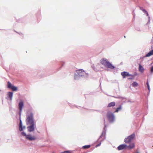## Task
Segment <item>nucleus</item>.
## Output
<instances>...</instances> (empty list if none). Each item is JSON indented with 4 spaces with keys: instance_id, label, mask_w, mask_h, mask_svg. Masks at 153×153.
<instances>
[{
    "instance_id": "15",
    "label": "nucleus",
    "mask_w": 153,
    "mask_h": 153,
    "mask_svg": "<svg viewBox=\"0 0 153 153\" xmlns=\"http://www.w3.org/2000/svg\"><path fill=\"white\" fill-rule=\"evenodd\" d=\"M153 55V49L150 51L146 55L147 57H149L150 56Z\"/></svg>"
},
{
    "instance_id": "7",
    "label": "nucleus",
    "mask_w": 153,
    "mask_h": 153,
    "mask_svg": "<svg viewBox=\"0 0 153 153\" xmlns=\"http://www.w3.org/2000/svg\"><path fill=\"white\" fill-rule=\"evenodd\" d=\"M24 106V103L22 101H21L19 102V108L20 111V114L22 111V108Z\"/></svg>"
},
{
    "instance_id": "1",
    "label": "nucleus",
    "mask_w": 153,
    "mask_h": 153,
    "mask_svg": "<svg viewBox=\"0 0 153 153\" xmlns=\"http://www.w3.org/2000/svg\"><path fill=\"white\" fill-rule=\"evenodd\" d=\"M26 122L27 125H31L27 127L28 131L30 132L33 131L35 124L33 120V114L32 112L28 111L27 113Z\"/></svg>"
},
{
    "instance_id": "9",
    "label": "nucleus",
    "mask_w": 153,
    "mask_h": 153,
    "mask_svg": "<svg viewBox=\"0 0 153 153\" xmlns=\"http://www.w3.org/2000/svg\"><path fill=\"white\" fill-rule=\"evenodd\" d=\"M127 147V146L125 144H122L120 145L117 147L118 150L123 149Z\"/></svg>"
},
{
    "instance_id": "14",
    "label": "nucleus",
    "mask_w": 153,
    "mask_h": 153,
    "mask_svg": "<svg viewBox=\"0 0 153 153\" xmlns=\"http://www.w3.org/2000/svg\"><path fill=\"white\" fill-rule=\"evenodd\" d=\"M13 93L12 92H9L8 93V95L10 98V100H11L13 97Z\"/></svg>"
},
{
    "instance_id": "26",
    "label": "nucleus",
    "mask_w": 153,
    "mask_h": 153,
    "mask_svg": "<svg viewBox=\"0 0 153 153\" xmlns=\"http://www.w3.org/2000/svg\"><path fill=\"white\" fill-rule=\"evenodd\" d=\"M145 13L146 15V16H149V14H148V13L147 11H146Z\"/></svg>"
},
{
    "instance_id": "24",
    "label": "nucleus",
    "mask_w": 153,
    "mask_h": 153,
    "mask_svg": "<svg viewBox=\"0 0 153 153\" xmlns=\"http://www.w3.org/2000/svg\"><path fill=\"white\" fill-rule=\"evenodd\" d=\"M103 135H104V136H105V134H104V133H102V134L101 135V136H100V138L102 137V136H103Z\"/></svg>"
},
{
    "instance_id": "22",
    "label": "nucleus",
    "mask_w": 153,
    "mask_h": 153,
    "mask_svg": "<svg viewBox=\"0 0 153 153\" xmlns=\"http://www.w3.org/2000/svg\"><path fill=\"white\" fill-rule=\"evenodd\" d=\"M146 84L147 85V87H148V88L149 90H149H150V87H149V85L148 82H147Z\"/></svg>"
},
{
    "instance_id": "17",
    "label": "nucleus",
    "mask_w": 153,
    "mask_h": 153,
    "mask_svg": "<svg viewBox=\"0 0 153 153\" xmlns=\"http://www.w3.org/2000/svg\"><path fill=\"white\" fill-rule=\"evenodd\" d=\"M13 86L10 82L9 81L7 82V87L8 88H10Z\"/></svg>"
},
{
    "instance_id": "29",
    "label": "nucleus",
    "mask_w": 153,
    "mask_h": 153,
    "mask_svg": "<svg viewBox=\"0 0 153 153\" xmlns=\"http://www.w3.org/2000/svg\"><path fill=\"white\" fill-rule=\"evenodd\" d=\"M74 78H75V79H76V76H74Z\"/></svg>"
},
{
    "instance_id": "12",
    "label": "nucleus",
    "mask_w": 153,
    "mask_h": 153,
    "mask_svg": "<svg viewBox=\"0 0 153 153\" xmlns=\"http://www.w3.org/2000/svg\"><path fill=\"white\" fill-rule=\"evenodd\" d=\"M115 105V102H113L109 103L108 106L107 107L109 108L111 107L114 106Z\"/></svg>"
},
{
    "instance_id": "11",
    "label": "nucleus",
    "mask_w": 153,
    "mask_h": 153,
    "mask_svg": "<svg viewBox=\"0 0 153 153\" xmlns=\"http://www.w3.org/2000/svg\"><path fill=\"white\" fill-rule=\"evenodd\" d=\"M134 146V143H130L128 146H127V147L129 149H131L133 148Z\"/></svg>"
},
{
    "instance_id": "4",
    "label": "nucleus",
    "mask_w": 153,
    "mask_h": 153,
    "mask_svg": "<svg viewBox=\"0 0 153 153\" xmlns=\"http://www.w3.org/2000/svg\"><path fill=\"white\" fill-rule=\"evenodd\" d=\"M107 117L108 120L111 123L114 122V117L113 114L111 113H108L107 114Z\"/></svg>"
},
{
    "instance_id": "27",
    "label": "nucleus",
    "mask_w": 153,
    "mask_h": 153,
    "mask_svg": "<svg viewBox=\"0 0 153 153\" xmlns=\"http://www.w3.org/2000/svg\"><path fill=\"white\" fill-rule=\"evenodd\" d=\"M100 144H101V143H100L99 144H98L96 146V147H98V146H100Z\"/></svg>"
},
{
    "instance_id": "6",
    "label": "nucleus",
    "mask_w": 153,
    "mask_h": 153,
    "mask_svg": "<svg viewBox=\"0 0 153 153\" xmlns=\"http://www.w3.org/2000/svg\"><path fill=\"white\" fill-rule=\"evenodd\" d=\"M26 138L30 141L34 140L36 139V138L32 136L30 134L27 135L26 136Z\"/></svg>"
},
{
    "instance_id": "25",
    "label": "nucleus",
    "mask_w": 153,
    "mask_h": 153,
    "mask_svg": "<svg viewBox=\"0 0 153 153\" xmlns=\"http://www.w3.org/2000/svg\"><path fill=\"white\" fill-rule=\"evenodd\" d=\"M69 153V152L68 151H65L64 152H62L61 153Z\"/></svg>"
},
{
    "instance_id": "13",
    "label": "nucleus",
    "mask_w": 153,
    "mask_h": 153,
    "mask_svg": "<svg viewBox=\"0 0 153 153\" xmlns=\"http://www.w3.org/2000/svg\"><path fill=\"white\" fill-rule=\"evenodd\" d=\"M144 68L140 64H139V70L141 73H143L144 71Z\"/></svg>"
},
{
    "instance_id": "10",
    "label": "nucleus",
    "mask_w": 153,
    "mask_h": 153,
    "mask_svg": "<svg viewBox=\"0 0 153 153\" xmlns=\"http://www.w3.org/2000/svg\"><path fill=\"white\" fill-rule=\"evenodd\" d=\"M25 128V126H24L23 127L22 126V121L21 120H20L19 123V131H22L23 129Z\"/></svg>"
},
{
    "instance_id": "2",
    "label": "nucleus",
    "mask_w": 153,
    "mask_h": 153,
    "mask_svg": "<svg viewBox=\"0 0 153 153\" xmlns=\"http://www.w3.org/2000/svg\"><path fill=\"white\" fill-rule=\"evenodd\" d=\"M100 63L104 66L108 68L113 69L114 68V66L108 62L106 59L103 58L100 61Z\"/></svg>"
},
{
    "instance_id": "16",
    "label": "nucleus",
    "mask_w": 153,
    "mask_h": 153,
    "mask_svg": "<svg viewBox=\"0 0 153 153\" xmlns=\"http://www.w3.org/2000/svg\"><path fill=\"white\" fill-rule=\"evenodd\" d=\"M122 108V107L121 105L119 107L117 108L116 110L114 111V113L117 112L118 111L121 110Z\"/></svg>"
},
{
    "instance_id": "28",
    "label": "nucleus",
    "mask_w": 153,
    "mask_h": 153,
    "mask_svg": "<svg viewBox=\"0 0 153 153\" xmlns=\"http://www.w3.org/2000/svg\"><path fill=\"white\" fill-rule=\"evenodd\" d=\"M143 11L145 13L146 11H146L145 9H144L143 10Z\"/></svg>"
},
{
    "instance_id": "20",
    "label": "nucleus",
    "mask_w": 153,
    "mask_h": 153,
    "mask_svg": "<svg viewBox=\"0 0 153 153\" xmlns=\"http://www.w3.org/2000/svg\"><path fill=\"white\" fill-rule=\"evenodd\" d=\"M132 86L134 87H137L138 86V84L136 82H134L132 84Z\"/></svg>"
},
{
    "instance_id": "8",
    "label": "nucleus",
    "mask_w": 153,
    "mask_h": 153,
    "mask_svg": "<svg viewBox=\"0 0 153 153\" xmlns=\"http://www.w3.org/2000/svg\"><path fill=\"white\" fill-rule=\"evenodd\" d=\"M121 75L123 76V78H125L126 77L131 76L129 73L127 72H123L121 73Z\"/></svg>"
},
{
    "instance_id": "18",
    "label": "nucleus",
    "mask_w": 153,
    "mask_h": 153,
    "mask_svg": "<svg viewBox=\"0 0 153 153\" xmlns=\"http://www.w3.org/2000/svg\"><path fill=\"white\" fill-rule=\"evenodd\" d=\"M91 146L90 145H85L84 146H83L82 147V148L83 149H88Z\"/></svg>"
},
{
    "instance_id": "5",
    "label": "nucleus",
    "mask_w": 153,
    "mask_h": 153,
    "mask_svg": "<svg viewBox=\"0 0 153 153\" xmlns=\"http://www.w3.org/2000/svg\"><path fill=\"white\" fill-rule=\"evenodd\" d=\"M78 76H84L85 74H87L84 70L82 69H79L76 71Z\"/></svg>"
},
{
    "instance_id": "23",
    "label": "nucleus",
    "mask_w": 153,
    "mask_h": 153,
    "mask_svg": "<svg viewBox=\"0 0 153 153\" xmlns=\"http://www.w3.org/2000/svg\"><path fill=\"white\" fill-rule=\"evenodd\" d=\"M150 71H151V72H153V66H152L151 68V70H150Z\"/></svg>"
},
{
    "instance_id": "21",
    "label": "nucleus",
    "mask_w": 153,
    "mask_h": 153,
    "mask_svg": "<svg viewBox=\"0 0 153 153\" xmlns=\"http://www.w3.org/2000/svg\"><path fill=\"white\" fill-rule=\"evenodd\" d=\"M21 134L23 136H25V137H26V136H27V135L26 134L24 133V132H22L21 133Z\"/></svg>"
},
{
    "instance_id": "19",
    "label": "nucleus",
    "mask_w": 153,
    "mask_h": 153,
    "mask_svg": "<svg viewBox=\"0 0 153 153\" xmlns=\"http://www.w3.org/2000/svg\"><path fill=\"white\" fill-rule=\"evenodd\" d=\"M13 91H16L17 90V88L14 86H13L12 87L10 88Z\"/></svg>"
},
{
    "instance_id": "3",
    "label": "nucleus",
    "mask_w": 153,
    "mask_h": 153,
    "mask_svg": "<svg viewBox=\"0 0 153 153\" xmlns=\"http://www.w3.org/2000/svg\"><path fill=\"white\" fill-rule=\"evenodd\" d=\"M135 137V134L134 133H133L126 138L124 141L126 143H129L134 139Z\"/></svg>"
},
{
    "instance_id": "30",
    "label": "nucleus",
    "mask_w": 153,
    "mask_h": 153,
    "mask_svg": "<svg viewBox=\"0 0 153 153\" xmlns=\"http://www.w3.org/2000/svg\"><path fill=\"white\" fill-rule=\"evenodd\" d=\"M138 153V152H137V153Z\"/></svg>"
}]
</instances>
